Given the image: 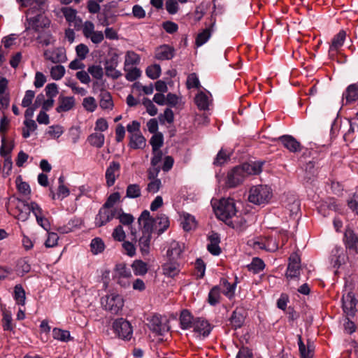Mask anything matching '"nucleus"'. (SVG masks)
Here are the masks:
<instances>
[{
	"label": "nucleus",
	"instance_id": "f257e3e1",
	"mask_svg": "<svg viewBox=\"0 0 358 358\" xmlns=\"http://www.w3.org/2000/svg\"><path fill=\"white\" fill-rule=\"evenodd\" d=\"M262 163L259 162L245 163L235 166L228 171L225 179V186L228 188L238 186L249 176L259 174L262 171Z\"/></svg>",
	"mask_w": 358,
	"mask_h": 358
},
{
	"label": "nucleus",
	"instance_id": "f03ea898",
	"mask_svg": "<svg viewBox=\"0 0 358 358\" xmlns=\"http://www.w3.org/2000/svg\"><path fill=\"white\" fill-rule=\"evenodd\" d=\"M214 210L220 220L227 223L236 213L234 200L231 198L220 199L218 206L214 207Z\"/></svg>",
	"mask_w": 358,
	"mask_h": 358
},
{
	"label": "nucleus",
	"instance_id": "7ed1b4c3",
	"mask_svg": "<svg viewBox=\"0 0 358 358\" xmlns=\"http://www.w3.org/2000/svg\"><path fill=\"white\" fill-rule=\"evenodd\" d=\"M272 197V191L267 185H256L250 188L248 201L256 205L267 203Z\"/></svg>",
	"mask_w": 358,
	"mask_h": 358
},
{
	"label": "nucleus",
	"instance_id": "20e7f679",
	"mask_svg": "<svg viewBox=\"0 0 358 358\" xmlns=\"http://www.w3.org/2000/svg\"><path fill=\"white\" fill-rule=\"evenodd\" d=\"M148 327L154 333L163 336L170 330L169 320L160 315H153L148 317Z\"/></svg>",
	"mask_w": 358,
	"mask_h": 358
},
{
	"label": "nucleus",
	"instance_id": "39448f33",
	"mask_svg": "<svg viewBox=\"0 0 358 358\" xmlns=\"http://www.w3.org/2000/svg\"><path fill=\"white\" fill-rule=\"evenodd\" d=\"M101 304L112 314H118L124 306V300L120 294H111L101 299Z\"/></svg>",
	"mask_w": 358,
	"mask_h": 358
},
{
	"label": "nucleus",
	"instance_id": "423d86ee",
	"mask_svg": "<svg viewBox=\"0 0 358 358\" xmlns=\"http://www.w3.org/2000/svg\"><path fill=\"white\" fill-rule=\"evenodd\" d=\"M113 329L117 336L124 340H130L133 328L129 322L124 318H118L113 323Z\"/></svg>",
	"mask_w": 358,
	"mask_h": 358
},
{
	"label": "nucleus",
	"instance_id": "0eeeda50",
	"mask_svg": "<svg viewBox=\"0 0 358 358\" xmlns=\"http://www.w3.org/2000/svg\"><path fill=\"white\" fill-rule=\"evenodd\" d=\"M34 205H38L36 202L27 203L25 201L18 199L15 207V216L20 221L24 222L28 220L30 213H34Z\"/></svg>",
	"mask_w": 358,
	"mask_h": 358
},
{
	"label": "nucleus",
	"instance_id": "6e6552de",
	"mask_svg": "<svg viewBox=\"0 0 358 358\" xmlns=\"http://www.w3.org/2000/svg\"><path fill=\"white\" fill-rule=\"evenodd\" d=\"M28 27L27 29H32L36 32H41L44 29L49 27L50 20L43 13H38L34 17L27 18Z\"/></svg>",
	"mask_w": 358,
	"mask_h": 358
},
{
	"label": "nucleus",
	"instance_id": "1a4fd4ad",
	"mask_svg": "<svg viewBox=\"0 0 358 358\" xmlns=\"http://www.w3.org/2000/svg\"><path fill=\"white\" fill-rule=\"evenodd\" d=\"M117 213V208H106L101 206L98 214L95 216V227H101L106 225L116 217Z\"/></svg>",
	"mask_w": 358,
	"mask_h": 358
},
{
	"label": "nucleus",
	"instance_id": "9d476101",
	"mask_svg": "<svg viewBox=\"0 0 358 358\" xmlns=\"http://www.w3.org/2000/svg\"><path fill=\"white\" fill-rule=\"evenodd\" d=\"M43 56L46 60L55 64L64 63L67 60L66 50L62 47L45 50Z\"/></svg>",
	"mask_w": 358,
	"mask_h": 358
},
{
	"label": "nucleus",
	"instance_id": "9b49d317",
	"mask_svg": "<svg viewBox=\"0 0 358 358\" xmlns=\"http://www.w3.org/2000/svg\"><path fill=\"white\" fill-rule=\"evenodd\" d=\"M192 329L196 337L206 338L208 336L212 330L210 324L203 317H196Z\"/></svg>",
	"mask_w": 358,
	"mask_h": 358
},
{
	"label": "nucleus",
	"instance_id": "f8f14e48",
	"mask_svg": "<svg viewBox=\"0 0 358 358\" xmlns=\"http://www.w3.org/2000/svg\"><path fill=\"white\" fill-rule=\"evenodd\" d=\"M138 224L142 227L143 234H152L155 229L154 219L151 217L150 212L143 210L138 220Z\"/></svg>",
	"mask_w": 358,
	"mask_h": 358
},
{
	"label": "nucleus",
	"instance_id": "ddd939ff",
	"mask_svg": "<svg viewBox=\"0 0 358 358\" xmlns=\"http://www.w3.org/2000/svg\"><path fill=\"white\" fill-rule=\"evenodd\" d=\"M343 243L347 250H352L358 255V235L352 229L345 230Z\"/></svg>",
	"mask_w": 358,
	"mask_h": 358
},
{
	"label": "nucleus",
	"instance_id": "4468645a",
	"mask_svg": "<svg viewBox=\"0 0 358 358\" xmlns=\"http://www.w3.org/2000/svg\"><path fill=\"white\" fill-rule=\"evenodd\" d=\"M345 38L346 32L344 30H341L334 36L329 49V54L331 57L335 56L339 51V50L343 45Z\"/></svg>",
	"mask_w": 358,
	"mask_h": 358
},
{
	"label": "nucleus",
	"instance_id": "2eb2a0df",
	"mask_svg": "<svg viewBox=\"0 0 358 358\" xmlns=\"http://www.w3.org/2000/svg\"><path fill=\"white\" fill-rule=\"evenodd\" d=\"M343 309L344 313L348 316H354L357 312V300L352 293H348L342 298Z\"/></svg>",
	"mask_w": 358,
	"mask_h": 358
},
{
	"label": "nucleus",
	"instance_id": "dca6fc26",
	"mask_svg": "<svg viewBox=\"0 0 358 358\" xmlns=\"http://www.w3.org/2000/svg\"><path fill=\"white\" fill-rule=\"evenodd\" d=\"M120 164L119 162L113 161L106 171V185L111 187L115 184L116 177L119 176Z\"/></svg>",
	"mask_w": 358,
	"mask_h": 358
},
{
	"label": "nucleus",
	"instance_id": "f3484780",
	"mask_svg": "<svg viewBox=\"0 0 358 358\" xmlns=\"http://www.w3.org/2000/svg\"><path fill=\"white\" fill-rule=\"evenodd\" d=\"M160 171V168L157 166V168L154 169L153 170H150L148 172V178L152 179L147 186L146 190L148 192L151 194H155L157 192L161 186L162 182L159 179L155 178V177L158 175Z\"/></svg>",
	"mask_w": 358,
	"mask_h": 358
},
{
	"label": "nucleus",
	"instance_id": "a211bd4d",
	"mask_svg": "<svg viewBox=\"0 0 358 358\" xmlns=\"http://www.w3.org/2000/svg\"><path fill=\"white\" fill-rule=\"evenodd\" d=\"M75 105L76 100L73 96H59L56 110L57 113L67 112L72 110Z\"/></svg>",
	"mask_w": 358,
	"mask_h": 358
},
{
	"label": "nucleus",
	"instance_id": "6ab92c4d",
	"mask_svg": "<svg viewBox=\"0 0 358 358\" xmlns=\"http://www.w3.org/2000/svg\"><path fill=\"white\" fill-rule=\"evenodd\" d=\"M155 58L159 60H169L174 57L175 49L169 45H162L155 50Z\"/></svg>",
	"mask_w": 358,
	"mask_h": 358
},
{
	"label": "nucleus",
	"instance_id": "aec40b11",
	"mask_svg": "<svg viewBox=\"0 0 358 358\" xmlns=\"http://www.w3.org/2000/svg\"><path fill=\"white\" fill-rule=\"evenodd\" d=\"M278 140L282 143L285 148L292 152H299L301 149L300 143L292 136L284 135L279 137Z\"/></svg>",
	"mask_w": 358,
	"mask_h": 358
},
{
	"label": "nucleus",
	"instance_id": "412c9836",
	"mask_svg": "<svg viewBox=\"0 0 358 358\" xmlns=\"http://www.w3.org/2000/svg\"><path fill=\"white\" fill-rule=\"evenodd\" d=\"M184 244L177 242L172 241L170 243V246L167 250L166 255L169 260H177L180 258V256L184 250Z\"/></svg>",
	"mask_w": 358,
	"mask_h": 358
},
{
	"label": "nucleus",
	"instance_id": "4be33fe9",
	"mask_svg": "<svg viewBox=\"0 0 358 358\" xmlns=\"http://www.w3.org/2000/svg\"><path fill=\"white\" fill-rule=\"evenodd\" d=\"M209 243L207 245L208 252L213 255H219L221 253L220 236L217 233L213 232L208 236Z\"/></svg>",
	"mask_w": 358,
	"mask_h": 358
},
{
	"label": "nucleus",
	"instance_id": "5701e85b",
	"mask_svg": "<svg viewBox=\"0 0 358 358\" xmlns=\"http://www.w3.org/2000/svg\"><path fill=\"white\" fill-rule=\"evenodd\" d=\"M300 262L296 257H290L286 271L287 278H298L300 274Z\"/></svg>",
	"mask_w": 358,
	"mask_h": 358
},
{
	"label": "nucleus",
	"instance_id": "b1692460",
	"mask_svg": "<svg viewBox=\"0 0 358 358\" xmlns=\"http://www.w3.org/2000/svg\"><path fill=\"white\" fill-rule=\"evenodd\" d=\"M358 99V85L357 83L350 85L343 94V100H345V104L351 103Z\"/></svg>",
	"mask_w": 358,
	"mask_h": 358
},
{
	"label": "nucleus",
	"instance_id": "393cba45",
	"mask_svg": "<svg viewBox=\"0 0 358 358\" xmlns=\"http://www.w3.org/2000/svg\"><path fill=\"white\" fill-rule=\"evenodd\" d=\"M155 229L158 235L164 233L169 227V220L168 217L164 214L157 215L155 219Z\"/></svg>",
	"mask_w": 358,
	"mask_h": 358
},
{
	"label": "nucleus",
	"instance_id": "a878e982",
	"mask_svg": "<svg viewBox=\"0 0 358 358\" xmlns=\"http://www.w3.org/2000/svg\"><path fill=\"white\" fill-rule=\"evenodd\" d=\"M146 145V140L141 132L129 135V146L132 149H143Z\"/></svg>",
	"mask_w": 358,
	"mask_h": 358
},
{
	"label": "nucleus",
	"instance_id": "bb28decb",
	"mask_svg": "<svg viewBox=\"0 0 358 358\" xmlns=\"http://www.w3.org/2000/svg\"><path fill=\"white\" fill-rule=\"evenodd\" d=\"M162 270L165 275L173 278L180 273V265L176 260H169L162 265Z\"/></svg>",
	"mask_w": 358,
	"mask_h": 358
},
{
	"label": "nucleus",
	"instance_id": "cd10ccee",
	"mask_svg": "<svg viewBox=\"0 0 358 358\" xmlns=\"http://www.w3.org/2000/svg\"><path fill=\"white\" fill-rule=\"evenodd\" d=\"M196 317L187 309L183 310L180 315V324L182 329H189L192 327Z\"/></svg>",
	"mask_w": 358,
	"mask_h": 358
},
{
	"label": "nucleus",
	"instance_id": "c85d7f7f",
	"mask_svg": "<svg viewBox=\"0 0 358 358\" xmlns=\"http://www.w3.org/2000/svg\"><path fill=\"white\" fill-rule=\"evenodd\" d=\"M34 206H35V208H34V215L36 217L37 223L45 230L48 231L50 227L49 220L43 216V210L38 205H34Z\"/></svg>",
	"mask_w": 358,
	"mask_h": 358
},
{
	"label": "nucleus",
	"instance_id": "c756f323",
	"mask_svg": "<svg viewBox=\"0 0 358 358\" xmlns=\"http://www.w3.org/2000/svg\"><path fill=\"white\" fill-rule=\"evenodd\" d=\"M220 286L222 289V292L229 299H232L234 296L236 285V283L231 284L227 280L222 278L220 280Z\"/></svg>",
	"mask_w": 358,
	"mask_h": 358
},
{
	"label": "nucleus",
	"instance_id": "7c9ffc66",
	"mask_svg": "<svg viewBox=\"0 0 358 358\" xmlns=\"http://www.w3.org/2000/svg\"><path fill=\"white\" fill-rule=\"evenodd\" d=\"M2 315L3 318L1 321L3 330L9 331H13L15 328V324L13 322L11 312L8 310H4Z\"/></svg>",
	"mask_w": 358,
	"mask_h": 358
},
{
	"label": "nucleus",
	"instance_id": "2f4dec72",
	"mask_svg": "<svg viewBox=\"0 0 358 358\" xmlns=\"http://www.w3.org/2000/svg\"><path fill=\"white\" fill-rule=\"evenodd\" d=\"M194 101L199 110H206L208 109L209 98L204 92H200L198 93Z\"/></svg>",
	"mask_w": 358,
	"mask_h": 358
},
{
	"label": "nucleus",
	"instance_id": "473e14b6",
	"mask_svg": "<svg viewBox=\"0 0 358 358\" xmlns=\"http://www.w3.org/2000/svg\"><path fill=\"white\" fill-rule=\"evenodd\" d=\"M152 236L148 234H143L138 241L140 250L143 255L149 253Z\"/></svg>",
	"mask_w": 358,
	"mask_h": 358
},
{
	"label": "nucleus",
	"instance_id": "72a5a7b5",
	"mask_svg": "<svg viewBox=\"0 0 358 358\" xmlns=\"http://www.w3.org/2000/svg\"><path fill=\"white\" fill-rule=\"evenodd\" d=\"M13 298L16 301V303L22 306H24L25 304V291L20 284H17L15 286Z\"/></svg>",
	"mask_w": 358,
	"mask_h": 358
},
{
	"label": "nucleus",
	"instance_id": "f704fd0d",
	"mask_svg": "<svg viewBox=\"0 0 358 358\" xmlns=\"http://www.w3.org/2000/svg\"><path fill=\"white\" fill-rule=\"evenodd\" d=\"M15 147L14 141L1 136V157L10 156L12 150Z\"/></svg>",
	"mask_w": 358,
	"mask_h": 358
},
{
	"label": "nucleus",
	"instance_id": "c9c22d12",
	"mask_svg": "<svg viewBox=\"0 0 358 358\" xmlns=\"http://www.w3.org/2000/svg\"><path fill=\"white\" fill-rule=\"evenodd\" d=\"M87 140L91 145L101 148L104 144L105 136L101 133H94L88 136Z\"/></svg>",
	"mask_w": 358,
	"mask_h": 358
},
{
	"label": "nucleus",
	"instance_id": "e433bc0d",
	"mask_svg": "<svg viewBox=\"0 0 358 358\" xmlns=\"http://www.w3.org/2000/svg\"><path fill=\"white\" fill-rule=\"evenodd\" d=\"M131 267L136 275H144L148 271L147 263L142 260L134 261Z\"/></svg>",
	"mask_w": 358,
	"mask_h": 358
},
{
	"label": "nucleus",
	"instance_id": "4c0bfd02",
	"mask_svg": "<svg viewBox=\"0 0 358 358\" xmlns=\"http://www.w3.org/2000/svg\"><path fill=\"white\" fill-rule=\"evenodd\" d=\"M100 106L103 109H112L113 102L110 94L107 91H102L100 94Z\"/></svg>",
	"mask_w": 358,
	"mask_h": 358
},
{
	"label": "nucleus",
	"instance_id": "58836bf2",
	"mask_svg": "<svg viewBox=\"0 0 358 358\" xmlns=\"http://www.w3.org/2000/svg\"><path fill=\"white\" fill-rule=\"evenodd\" d=\"M139 55L134 51H127L125 55L124 67L133 66L140 62Z\"/></svg>",
	"mask_w": 358,
	"mask_h": 358
},
{
	"label": "nucleus",
	"instance_id": "ea45409f",
	"mask_svg": "<svg viewBox=\"0 0 358 358\" xmlns=\"http://www.w3.org/2000/svg\"><path fill=\"white\" fill-rule=\"evenodd\" d=\"M247 267L249 271H252L254 273H259L265 268V264L262 259L258 257H255Z\"/></svg>",
	"mask_w": 358,
	"mask_h": 358
},
{
	"label": "nucleus",
	"instance_id": "a19ab883",
	"mask_svg": "<svg viewBox=\"0 0 358 358\" xmlns=\"http://www.w3.org/2000/svg\"><path fill=\"white\" fill-rule=\"evenodd\" d=\"M115 277L116 278H132V274L130 268H128L125 264H118L115 266Z\"/></svg>",
	"mask_w": 358,
	"mask_h": 358
},
{
	"label": "nucleus",
	"instance_id": "79ce46f5",
	"mask_svg": "<svg viewBox=\"0 0 358 358\" xmlns=\"http://www.w3.org/2000/svg\"><path fill=\"white\" fill-rule=\"evenodd\" d=\"M298 338L299 349L301 358H313V350L311 349V346L308 344L306 349V345L302 341L301 336L299 335Z\"/></svg>",
	"mask_w": 358,
	"mask_h": 358
},
{
	"label": "nucleus",
	"instance_id": "37998d69",
	"mask_svg": "<svg viewBox=\"0 0 358 358\" xmlns=\"http://www.w3.org/2000/svg\"><path fill=\"white\" fill-rule=\"evenodd\" d=\"M141 195V189L138 184H130L126 189V196L129 199H136Z\"/></svg>",
	"mask_w": 358,
	"mask_h": 358
},
{
	"label": "nucleus",
	"instance_id": "c03bdc74",
	"mask_svg": "<svg viewBox=\"0 0 358 358\" xmlns=\"http://www.w3.org/2000/svg\"><path fill=\"white\" fill-rule=\"evenodd\" d=\"M52 336L55 339L67 342L71 339L70 332L67 330H62L59 328H54L52 330Z\"/></svg>",
	"mask_w": 358,
	"mask_h": 358
},
{
	"label": "nucleus",
	"instance_id": "a18cd8bd",
	"mask_svg": "<svg viewBox=\"0 0 358 358\" xmlns=\"http://www.w3.org/2000/svg\"><path fill=\"white\" fill-rule=\"evenodd\" d=\"M127 72L125 78L128 81L132 82L138 79L141 76V71L139 69L133 66L124 67Z\"/></svg>",
	"mask_w": 358,
	"mask_h": 358
},
{
	"label": "nucleus",
	"instance_id": "49530a36",
	"mask_svg": "<svg viewBox=\"0 0 358 358\" xmlns=\"http://www.w3.org/2000/svg\"><path fill=\"white\" fill-rule=\"evenodd\" d=\"M62 13L64 14V16L65 17L66 21L69 22H75V24H77V22H78L80 24L82 22L80 19L77 20L76 18V14L77 11L76 10L67 7L64 8L62 9Z\"/></svg>",
	"mask_w": 358,
	"mask_h": 358
},
{
	"label": "nucleus",
	"instance_id": "de8ad7c7",
	"mask_svg": "<svg viewBox=\"0 0 358 358\" xmlns=\"http://www.w3.org/2000/svg\"><path fill=\"white\" fill-rule=\"evenodd\" d=\"M220 289L219 286H215L209 292L208 301L210 305L215 306L220 302Z\"/></svg>",
	"mask_w": 358,
	"mask_h": 358
},
{
	"label": "nucleus",
	"instance_id": "09e8293b",
	"mask_svg": "<svg viewBox=\"0 0 358 358\" xmlns=\"http://www.w3.org/2000/svg\"><path fill=\"white\" fill-rule=\"evenodd\" d=\"M230 322L235 329L240 328L244 322V317L240 311L235 310L230 317Z\"/></svg>",
	"mask_w": 358,
	"mask_h": 358
},
{
	"label": "nucleus",
	"instance_id": "8fccbe9b",
	"mask_svg": "<svg viewBox=\"0 0 358 358\" xmlns=\"http://www.w3.org/2000/svg\"><path fill=\"white\" fill-rule=\"evenodd\" d=\"M150 143L152 145V151L159 150L164 144V136L160 132L155 134L150 140Z\"/></svg>",
	"mask_w": 358,
	"mask_h": 358
},
{
	"label": "nucleus",
	"instance_id": "3c124183",
	"mask_svg": "<svg viewBox=\"0 0 358 358\" xmlns=\"http://www.w3.org/2000/svg\"><path fill=\"white\" fill-rule=\"evenodd\" d=\"M227 224L231 226L233 228L240 229L241 230H243L247 227L246 220L244 217L236 215Z\"/></svg>",
	"mask_w": 358,
	"mask_h": 358
},
{
	"label": "nucleus",
	"instance_id": "603ef678",
	"mask_svg": "<svg viewBox=\"0 0 358 358\" xmlns=\"http://www.w3.org/2000/svg\"><path fill=\"white\" fill-rule=\"evenodd\" d=\"M230 158V152L227 150L221 149L215 159H214L213 164L215 166H222Z\"/></svg>",
	"mask_w": 358,
	"mask_h": 358
},
{
	"label": "nucleus",
	"instance_id": "864d4df0",
	"mask_svg": "<svg viewBox=\"0 0 358 358\" xmlns=\"http://www.w3.org/2000/svg\"><path fill=\"white\" fill-rule=\"evenodd\" d=\"M115 217L119 219L120 223L124 225H129L134 220L132 215L124 213L121 208H117V213Z\"/></svg>",
	"mask_w": 358,
	"mask_h": 358
},
{
	"label": "nucleus",
	"instance_id": "5fc2aeb1",
	"mask_svg": "<svg viewBox=\"0 0 358 358\" xmlns=\"http://www.w3.org/2000/svg\"><path fill=\"white\" fill-rule=\"evenodd\" d=\"M181 224L183 229L186 231H189L196 226L195 218L189 214L184 215Z\"/></svg>",
	"mask_w": 358,
	"mask_h": 358
},
{
	"label": "nucleus",
	"instance_id": "6e6d98bb",
	"mask_svg": "<svg viewBox=\"0 0 358 358\" xmlns=\"http://www.w3.org/2000/svg\"><path fill=\"white\" fill-rule=\"evenodd\" d=\"M17 190L20 193L22 194L24 196H28L31 194V189L29 185L22 181V177L19 176L15 180Z\"/></svg>",
	"mask_w": 358,
	"mask_h": 358
},
{
	"label": "nucleus",
	"instance_id": "4d7b16f0",
	"mask_svg": "<svg viewBox=\"0 0 358 358\" xmlns=\"http://www.w3.org/2000/svg\"><path fill=\"white\" fill-rule=\"evenodd\" d=\"M145 73L150 78L157 79L160 76L161 67L159 64L149 66L145 70Z\"/></svg>",
	"mask_w": 358,
	"mask_h": 358
},
{
	"label": "nucleus",
	"instance_id": "13d9d810",
	"mask_svg": "<svg viewBox=\"0 0 358 358\" xmlns=\"http://www.w3.org/2000/svg\"><path fill=\"white\" fill-rule=\"evenodd\" d=\"M90 246L92 252L96 255L103 251L105 245L100 238H95L92 239Z\"/></svg>",
	"mask_w": 358,
	"mask_h": 358
},
{
	"label": "nucleus",
	"instance_id": "bf43d9fd",
	"mask_svg": "<svg viewBox=\"0 0 358 358\" xmlns=\"http://www.w3.org/2000/svg\"><path fill=\"white\" fill-rule=\"evenodd\" d=\"M210 30L209 29H206L203 30V31L198 34L196 38V45L199 47L203 45L210 38Z\"/></svg>",
	"mask_w": 358,
	"mask_h": 358
},
{
	"label": "nucleus",
	"instance_id": "052dcab7",
	"mask_svg": "<svg viewBox=\"0 0 358 358\" xmlns=\"http://www.w3.org/2000/svg\"><path fill=\"white\" fill-rule=\"evenodd\" d=\"M64 73L65 69L62 65L52 66L50 69L51 77L55 80H60L64 76Z\"/></svg>",
	"mask_w": 358,
	"mask_h": 358
},
{
	"label": "nucleus",
	"instance_id": "680f3d73",
	"mask_svg": "<svg viewBox=\"0 0 358 358\" xmlns=\"http://www.w3.org/2000/svg\"><path fill=\"white\" fill-rule=\"evenodd\" d=\"M120 199V194L119 192H114L110 194L106 201L102 206L106 208H115L114 205Z\"/></svg>",
	"mask_w": 358,
	"mask_h": 358
},
{
	"label": "nucleus",
	"instance_id": "e2e57ef3",
	"mask_svg": "<svg viewBox=\"0 0 358 358\" xmlns=\"http://www.w3.org/2000/svg\"><path fill=\"white\" fill-rule=\"evenodd\" d=\"M87 71L94 78L100 80L103 78V69L99 65H92L88 67Z\"/></svg>",
	"mask_w": 358,
	"mask_h": 358
},
{
	"label": "nucleus",
	"instance_id": "0e129e2a",
	"mask_svg": "<svg viewBox=\"0 0 358 358\" xmlns=\"http://www.w3.org/2000/svg\"><path fill=\"white\" fill-rule=\"evenodd\" d=\"M83 106L89 112H94L97 107L95 99L92 96L85 98L83 101Z\"/></svg>",
	"mask_w": 358,
	"mask_h": 358
},
{
	"label": "nucleus",
	"instance_id": "69168bd1",
	"mask_svg": "<svg viewBox=\"0 0 358 358\" xmlns=\"http://www.w3.org/2000/svg\"><path fill=\"white\" fill-rule=\"evenodd\" d=\"M187 87L188 89L191 88H199L200 83L198 78V76L195 73H190L187 79L186 82Z\"/></svg>",
	"mask_w": 358,
	"mask_h": 358
},
{
	"label": "nucleus",
	"instance_id": "338daca9",
	"mask_svg": "<svg viewBox=\"0 0 358 358\" xmlns=\"http://www.w3.org/2000/svg\"><path fill=\"white\" fill-rule=\"evenodd\" d=\"M195 270L198 278H203L206 271V264L201 259H197L195 262Z\"/></svg>",
	"mask_w": 358,
	"mask_h": 358
},
{
	"label": "nucleus",
	"instance_id": "774afa93",
	"mask_svg": "<svg viewBox=\"0 0 358 358\" xmlns=\"http://www.w3.org/2000/svg\"><path fill=\"white\" fill-rule=\"evenodd\" d=\"M64 132L62 127L52 125L48 127L47 133L53 138H58Z\"/></svg>",
	"mask_w": 358,
	"mask_h": 358
}]
</instances>
